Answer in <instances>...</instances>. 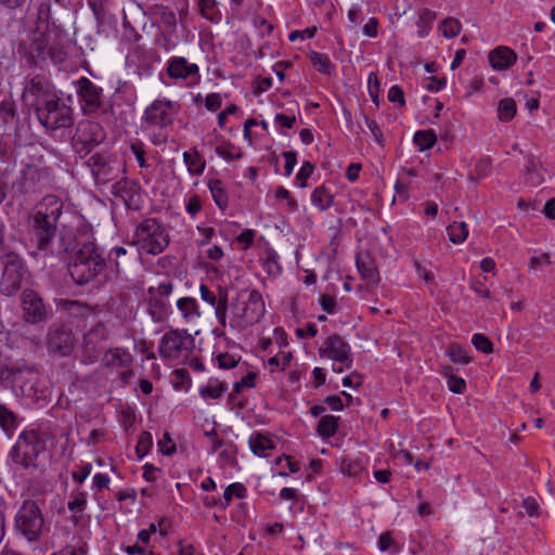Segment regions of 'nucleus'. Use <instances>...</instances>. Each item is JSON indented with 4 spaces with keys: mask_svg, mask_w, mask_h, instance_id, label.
<instances>
[{
    "mask_svg": "<svg viewBox=\"0 0 555 555\" xmlns=\"http://www.w3.org/2000/svg\"><path fill=\"white\" fill-rule=\"evenodd\" d=\"M62 212L63 202L55 195H47L36 205L28 225L30 240L38 250L51 249Z\"/></svg>",
    "mask_w": 555,
    "mask_h": 555,
    "instance_id": "obj_1",
    "label": "nucleus"
},
{
    "mask_svg": "<svg viewBox=\"0 0 555 555\" xmlns=\"http://www.w3.org/2000/svg\"><path fill=\"white\" fill-rule=\"evenodd\" d=\"M230 310L229 326L232 330H244L259 322L266 307L262 295L257 289L244 288L228 302Z\"/></svg>",
    "mask_w": 555,
    "mask_h": 555,
    "instance_id": "obj_2",
    "label": "nucleus"
},
{
    "mask_svg": "<svg viewBox=\"0 0 555 555\" xmlns=\"http://www.w3.org/2000/svg\"><path fill=\"white\" fill-rule=\"evenodd\" d=\"M105 270L102 250L91 242L82 244L68 264V273L78 285L99 281Z\"/></svg>",
    "mask_w": 555,
    "mask_h": 555,
    "instance_id": "obj_3",
    "label": "nucleus"
},
{
    "mask_svg": "<svg viewBox=\"0 0 555 555\" xmlns=\"http://www.w3.org/2000/svg\"><path fill=\"white\" fill-rule=\"evenodd\" d=\"M15 530L28 542H38L49 531L39 505L33 500H25L15 515Z\"/></svg>",
    "mask_w": 555,
    "mask_h": 555,
    "instance_id": "obj_4",
    "label": "nucleus"
},
{
    "mask_svg": "<svg viewBox=\"0 0 555 555\" xmlns=\"http://www.w3.org/2000/svg\"><path fill=\"white\" fill-rule=\"evenodd\" d=\"M44 449L46 442L37 430H23L10 451V457L23 469L36 468L37 459Z\"/></svg>",
    "mask_w": 555,
    "mask_h": 555,
    "instance_id": "obj_5",
    "label": "nucleus"
},
{
    "mask_svg": "<svg viewBox=\"0 0 555 555\" xmlns=\"http://www.w3.org/2000/svg\"><path fill=\"white\" fill-rule=\"evenodd\" d=\"M132 243L141 251L158 255L168 246L169 235L163 224L154 218H149L135 228Z\"/></svg>",
    "mask_w": 555,
    "mask_h": 555,
    "instance_id": "obj_6",
    "label": "nucleus"
},
{
    "mask_svg": "<svg viewBox=\"0 0 555 555\" xmlns=\"http://www.w3.org/2000/svg\"><path fill=\"white\" fill-rule=\"evenodd\" d=\"M36 115L40 124L49 131L73 126L72 108L55 96L44 99L43 104H37Z\"/></svg>",
    "mask_w": 555,
    "mask_h": 555,
    "instance_id": "obj_7",
    "label": "nucleus"
},
{
    "mask_svg": "<svg viewBox=\"0 0 555 555\" xmlns=\"http://www.w3.org/2000/svg\"><path fill=\"white\" fill-rule=\"evenodd\" d=\"M1 262L3 272L0 279V292L10 297L21 289L23 281L28 275V270L22 257L14 251L2 254Z\"/></svg>",
    "mask_w": 555,
    "mask_h": 555,
    "instance_id": "obj_8",
    "label": "nucleus"
},
{
    "mask_svg": "<svg viewBox=\"0 0 555 555\" xmlns=\"http://www.w3.org/2000/svg\"><path fill=\"white\" fill-rule=\"evenodd\" d=\"M194 348V338L185 330H171L160 339L158 351L163 359L180 361L189 357Z\"/></svg>",
    "mask_w": 555,
    "mask_h": 555,
    "instance_id": "obj_9",
    "label": "nucleus"
},
{
    "mask_svg": "<svg viewBox=\"0 0 555 555\" xmlns=\"http://www.w3.org/2000/svg\"><path fill=\"white\" fill-rule=\"evenodd\" d=\"M180 111V104L167 99H157L153 101L143 112L142 127L166 128L172 125Z\"/></svg>",
    "mask_w": 555,
    "mask_h": 555,
    "instance_id": "obj_10",
    "label": "nucleus"
},
{
    "mask_svg": "<svg viewBox=\"0 0 555 555\" xmlns=\"http://www.w3.org/2000/svg\"><path fill=\"white\" fill-rule=\"evenodd\" d=\"M104 137L103 128L98 122L80 121L75 128L72 145L75 152L83 157L99 145Z\"/></svg>",
    "mask_w": 555,
    "mask_h": 555,
    "instance_id": "obj_11",
    "label": "nucleus"
},
{
    "mask_svg": "<svg viewBox=\"0 0 555 555\" xmlns=\"http://www.w3.org/2000/svg\"><path fill=\"white\" fill-rule=\"evenodd\" d=\"M107 336V328L102 322H98L88 330L82 340L81 362L83 364L89 365L96 362Z\"/></svg>",
    "mask_w": 555,
    "mask_h": 555,
    "instance_id": "obj_12",
    "label": "nucleus"
},
{
    "mask_svg": "<svg viewBox=\"0 0 555 555\" xmlns=\"http://www.w3.org/2000/svg\"><path fill=\"white\" fill-rule=\"evenodd\" d=\"M75 89L85 114H93L102 107L103 89L89 78H79L75 82Z\"/></svg>",
    "mask_w": 555,
    "mask_h": 555,
    "instance_id": "obj_13",
    "label": "nucleus"
},
{
    "mask_svg": "<svg viewBox=\"0 0 555 555\" xmlns=\"http://www.w3.org/2000/svg\"><path fill=\"white\" fill-rule=\"evenodd\" d=\"M23 319L29 324L46 323L51 312L47 309L41 297L33 289H25L21 298Z\"/></svg>",
    "mask_w": 555,
    "mask_h": 555,
    "instance_id": "obj_14",
    "label": "nucleus"
},
{
    "mask_svg": "<svg viewBox=\"0 0 555 555\" xmlns=\"http://www.w3.org/2000/svg\"><path fill=\"white\" fill-rule=\"evenodd\" d=\"M168 76L176 81H185L189 86L199 82V67L183 56H171L166 64Z\"/></svg>",
    "mask_w": 555,
    "mask_h": 555,
    "instance_id": "obj_15",
    "label": "nucleus"
},
{
    "mask_svg": "<svg viewBox=\"0 0 555 555\" xmlns=\"http://www.w3.org/2000/svg\"><path fill=\"white\" fill-rule=\"evenodd\" d=\"M321 358H327L344 364L347 369L352 365L351 347L338 335L328 336L319 348Z\"/></svg>",
    "mask_w": 555,
    "mask_h": 555,
    "instance_id": "obj_16",
    "label": "nucleus"
},
{
    "mask_svg": "<svg viewBox=\"0 0 555 555\" xmlns=\"http://www.w3.org/2000/svg\"><path fill=\"white\" fill-rule=\"evenodd\" d=\"M48 348L51 352L68 356L74 346L72 331L63 324H52L48 332Z\"/></svg>",
    "mask_w": 555,
    "mask_h": 555,
    "instance_id": "obj_17",
    "label": "nucleus"
},
{
    "mask_svg": "<svg viewBox=\"0 0 555 555\" xmlns=\"http://www.w3.org/2000/svg\"><path fill=\"white\" fill-rule=\"evenodd\" d=\"M33 374V369L26 365L0 364V385L4 388H20L24 391V386Z\"/></svg>",
    "mask_w": 555,
    "mask_h": 555,
    "instance_id": "obj_18",
    "label": "nucleus"
},
{
    "mask_svg": "<svg viewBox=\"0 0 555 555\" xmlns=\"http://www.w3.org/2000/svg\"><path fill=\"white\" fill-rule=\"evenodd\" d=\"M201 298L215 308V315L222 327L228 325V292L219 287L218 294H215L206 284L199 286Z\"/></svg>",
    "mask_w": 555,
    "mask_h": 555,
    "instance_id": "obj_19",
    "label": "nucleus"
},
{
    "mask_svg": "<svg viewBox=\"0 0 555 555\" xmlns=\"http://www.w3.org/2000/svg\"><path fill=\"white\" fill-rule=\"evenodd\" d=\"M88 163L95 182L99 184H105L116 179L122 170L116 162L106 159L101 155L91 156Z\"/></svg>",
    "mask_w": 555,
    "mask_h": 555,
    "instance_id": "obj_20",
    "label": "nucleus"
},
{
    "mask_svg": "<svg viewBox=\"0 0 555 555\" xmlns=\"http://www.w3.org/2000/svg\"><path fill=\"white\" fill-rule=\"evenodd\" d=\"M139 184L127 178H122L112 185V194L119 197L128 208H139Z\"/></svg>",
    "mask_w": 555,
    "mask_h": 555,
    "instance_id": "obj_21",
    "label": "nucleus"
},
{
    "mask_svg": "<svg viewBox=\"0 0 555 555\" xmlns=\"http://www.w3.org/2000/svg\"><path fill=\"white\" fill-rule=\"evenodd\" d=\"M49 86L46 80L39 76L31 78L24 88L23 98L37 107V104H43L44 99H51Z\"/></svg>",
    "mask_w": 555,
    "mask_h": 555,
    "instance_id": "obj_22",
    "label": "nucleus"
},
{
    "mask_svg": "<svg viewBox=\"0 0 555 555\" xmlns=\"http://www.w3.org/2000/svg\"><path fill=\"white\" fill-rule=\"evenodd\" d=\"M132 356L122 348H112L105 351L102 358V365L109 372H119V370L131 366Z\"/></svg>",
    "mask_w": 555,
    "mask_h": 555,
    "instance_id": "obj_23",
    "label": "nucleus"
},
{
    "mask_svg": "<svg viewBox=\"0 0 555 555\" xmlns=\"http://www.w3.org/2000/svg\"><path fill=\"white\" fill-rule=\"evenodd\" d=\"M176 307L182 321L186 324H195L201 319V310L197 300L193 297H181L177 300Z\"/></svg>",
    "mask_w": 555,
    "mask_h": 555,
    "instance_id": "obj_24",
    "label": "nucleus"
},
{
    "mask_svg": "<svg viewBox=\"0 0 555 555\" xmlns=\"http://www.w3.org/2000/svg\"><path fill=\"white\" fill-rule=\"evenodd\" d=\"M516 60V53L504 46L498 47L489 53V62L496 70H505L509 68Z\"/></svg>",
    "mask_w": 555,
    "mask_h": 555,
    "instance_id": "obj_25",
    "label": "nucleus"
},
{
    "mask_svg": "<svg viewBox=\"0 0 555 555\" xmlns=\"http://www.w3.org/2000/svg\"><path fill=\"white\" fill-rule=\"evenodd\" d=\"M147 307L153 320L157 322L164 321L172 313L169 299L156 295H150Z\"/></svg>",
    "mask_w": 555,
    "mask_h": 555,
    "instance_id": "obj_26",
    "label": "nucleus"
},
{
    "mask_svg": "<svg viewBox=\"0 0 555 555\" xmlns=\"http://www.w3.org/2000/svg\"><path fill=\"white\" fill-rule=\"evenodd\" d=\"M208 188L215 204L220 210L224 211L229 204V197L224 184L220 180L214 179L208 182Z\"/></svg>",
    "mask_w": 555,
    "mask_h": 555,
    "instance_id": "obj_27",
    "label": "nucleus"
},
{
    "mask_svg": "<svg viewBox=\"0 0 555 555\" xmlns=\"http://www.w3.org/2000/svg\"><path fill=\"white\" fill-rule=\"evenodd\" d=\"M333 194L324 185L315 188L311 194L312 205L321 211L327 210L333 205Z\"/></svg>",
    "mask_w": 555,
    "mask_h": 555,
    "instance_id": "obj_28",
    "label": "nucleus"
},
{
    "mask_svg": "<svg viewBox=\"0 0 555 555\" xmlns=\"http://www.w3.org/2000/svg\"><path fill=\"white\" fill-rule=\"evenodd\" d=\"M249 447L255 455L266 456V452L272 450L274 443L269 437L257 433L250 436Z\"/></svg>",
    "mask_w": 555,
    "mask_h": 555,
    "instance_id": "obj_29",
    "label": "nucleus"
},
{
    "mask_svg": "<svg viewBox=\"0 0 555 555\" xmlns=\"http://www.w3.org/2000/svg\"><path fill=\"white\" fill-rule=\"evenodd\" d=\"M183 162L192 176H201L205 169L206 163L199 153L195 150L183 153Z\"/></svg>",
    "mask_w": 555,
    "mask_h": 555,
    "instance_id": "obj_30",
    "label": "nucleus"
},
{
    "mask_svg": "<svg viewBox=\"0 0 555 555\" xmlns=\"http://www.w3.org/2000/svg\"><path fill=\"white\" fill-rule=\"evenodd\" d=\"M201 15L211 23H219L221 21V13L218 9L216 0H197Z\"/></svg>",
    "mask_w": 555,
    "mask_h": 555,
    "instance_id": "obj_31",
    "label": "nucleus"
},
{
    "mask_svg": "<svg viewBox=\"0 0 555 555\" xmlns=\"http://www.w3.org/2000/svg\"><path fill=\"white\" fill-rule=\"evenodd\" d=\"M18 422L16 415L7 408V405L0 403V427L11 436L17 428Z\"/></svg>",
    "mask_w": 555,
    "mask_h": 555,
    "instance_id": "obj_32",
    "label": "nucleus"
},
{
    "mask_svg": "<svg viewBox=\"0 0 555 555\" xmlns=\"http://www.w3.org/2000/svg\"><path fill=\"white\" fill-rule=\"evenodd\" d=\"M339 417L333 415H324L318 423V434L323 438L333 437L338 428Z\"/></svg>",
    "mask_w": 555,
    "mask_h": 555,
    "instance_id": "obj_33",
    "label": "nucleus"
},
{
    "mask_svg": "<svg viewBox=\"0 0 555 555\" xmlns=\"http://www.w3.org/2000/svg\"><path fill=\"white\" fill-rule=\"evenodd\" d=\"M447 233H448L449 240L453 244H461L468 236L467 224L463 221L462 222L454 221L447 227Z\"/></svg>",
    "mask_w": 555,
    "mask_h": 555,
    "instance_id": "obj_34",
    "label": "nucleus"
},
{
    "mask_svg": "<svg viewBox=\"0 0 555 555\" xmlns=\"http://www.w3.org/2000/svg\"><path fill=\"white\" fill-rule=\"evenodd\" d=\"M340 469L350 477H357L364 469V462L360 457L346 456L341 461Z\"/></svg>",
    "mask_w": 555,
    "mask_h": 555,
    "instance_id": "obj_35",
    "label": "nucleus"
},
{
    "mask_svg": "<svg viewBox=\"0 0 555 555\" xmlns=\"http://www.w3.org/2000/svg\"><path fill=\"white\" fill-rule=\"evenodd\" d=\"M310 62L312 66L319 72L324 75H331L333 72V64L330 61V57L326 54L319 53V52H311L310 53Z\"/></svg>",
    "mask_w": 555,
    "mask_h": 555,
    "instance_id": "obj_36",
    "label": "nucleus"
},
{
    "mask_svg": "<svg viewBox=\"0 0 555 555\" xmlns=\"http://www.w3.org/2000/svg\"><path fill=\"white\" fill-rule=\"evenodd\" d=\"M245 495H246V488L240 482H234L225 488L222 499H220V506L225 508L229 506L233 496L243 499V498H245Z\"/></svg>",
    "mask_w": 555,
    "mask_h": 555,
    "instance_id": "obj_37",
    "label": "nucleus"
},
{
    "mask_svg": "<svg viewBox=\"0 0 555 555\" xmlns=\"http://www.w3.org/2000/svg\"><path fill=\"white\" fill-rule=\"evenodd\" d=\"M228 386L224 383L210 382L199 389L203 399H219L227 391Z\"/></svg>",
    "mask_w": 555,
    "mask_h": 555,
    "instance_id": "obj_38",
    "label": "nucleus"
},
{
    "mask_svg": "<svg viewBox=\"0 0 555 555\" xmlns=\"http://www.w3.org/2000/svg\"><path fill=\"white\" fill-rule=\"evenodd\" d=\"M413 141L420 151H425L434 146L437 135L433 130H420L415 132Z\"/></svg>",
    "mask_w": 555,
    "mask_h": 555,
    "instance_id": "obj_39",
    "label": "nucleus"
},
{
    "mask_svg": "<svg viewBox=\"0 0 555 555\" xmlns=\"http://www.w3.org/2000/svg\"><path fill=\"white\" fill-rule=\"evenodd\" d=\"M358 271L360 272L362 279L367 283H377L379 281V275L376 267L372 262H365L363 260H357Z\"/></svg>",
    "mask_w": 555,
    "mask_h": 555,
    "instance_id": "obj_40",
    "label": "nucleus"
},
{
    "mask_svg": "<svg viewBox=\"0 0 555 555\" xmlns=\"http://www.w3.org/2000/svg\"><path fill=\"white\" fill-rule=\"evenodd\" d=\"M443 375L447 377V384L450 391L454 393H463L466 389V383L462 377L452 373L451 367L443 369Z\"/></svg>",
    "mask_w": 555,
    "mask_h": 555,
    "instance_id": "obj_41",
    "label": "nucleus"
},
{
    "mask_svg": "<svg viewBox=\"0 0 555 555\" xmlns=\"http://www.w3.org/2000/svg\"><path fill=\"white\" fill-rule=\"evenodd\" d=\"M516 114V102L506 98L499 102L498 116L502 121H509Z\"/></svg>",
    "mask_w": 555,
    "mask_h": 555,
    "instance_id": "obj_42",
    "label": "nucleus"
},
{
    "mask_svg": "<svg viewBox=\"0 0 555 555\" xmlns=\"http://www.w3.org/2000/svg\"><path fill=\"white\" fill-rule=\"evenodd\" d=\"M87 505V494L85 492H72L67 507L70 512L80 514L85 511Z\"/></svg>",
    "mask_w": 555,
    "mask_h": 555,
    "instance_id": "obj_43",
    "label": "nucleus"
},
{
    "mask_svg": "<svg viewBox=\"0 0 555 555\" xmlns=\"http://www.w3.org/2000/svg\"><path fill=\"white\" fill-rule=\"evenodd\" d=\"M127 249L122 246L114 247L109 251V258L114 262L115 270L119 273L128 264L126 260Z\"/></svg>",
    "mask_w": 555,
    "mask_h": 555,
    "instance_id": "obj_44",
    "label": "nucleus"
},
{
    "mask_svg": "<svg viewBox=\"0 0 555 555\" xmlns=\"http://www.w3.org/2000/svg\"><path fill=\"white\" fill-rule=\"evenodd\" d=\"M447 354L454 363L467 364L470 360L467 352L457 344H451L447 349Z\"/></svg>",
    "mask_w": 555,
    "mask_h": 555,
    "instance_id": "obj_45",
    "label": "nucleus"
},
{
    "mask_svg": "<svg viewBox=\"0 0 555 555\" xmlns=\"http://www.w3.org/2000/svg\"><path fill=\"white\" fill-rule=\"evenodd\" d=\"M539 164L530 157L526 165L528 181L532 185H539L544 181L543 176L538 170Z\"/></svg>",
    "mask_w": 555,
    "mask_h": 555,
    "instance_id": "obj_46",
    "label": "nucleus"
},
{
    "mask_svg": "<svg viewBox=\"0 0 555 555\" xmlns=\"http://www.w3.org/2000/svg\"><path fill=\"white\" fill-rule=\"evenodd\" d=\"M153 446V437L150 433L143 431L138 439L135 451L139 457L146 455Z\"/></svg>",
    "mask_w": 555,
    "mask_h": 555,
    "instance_id": "obj_47",
    "label": "nucleus"
},
{
    "mask_svg": "<svg viewBox=\"0 0 555 555\" xmlns=\"http://www.w3.org/2000/svg\"><path fill=\"white\" fill-rule=\"evenodd\" d=\"M159 18L160 23L167 30H175L177 26V17L172 10L167 7H162L159 9Z\"/></svg>",
    "mask_w": 555,
    "mask_h": 555,
    "instance_id": "obj_48",
    "label": "nucleus"
},
{
    "mask_svg": "<svg viewBox=\"0 0 555 555\" xmlns=\"http://www.w3.org/2000/svg\"><path fill=\"white\" fill-rule=\"evenodd\" d=\"M440 30L442 31L443 36L448 38H453L456 35H459L461 30V24L455 18H446L439 26Z\"/></svg>",
    "mask_w": 555,
    "mask_h": 555,
    "instance_id": "obj_49",
    "label": "nucleus"
},
{
    "mask_svg": "<svg viewBox=\"0 0 555 555\" xmlns=\"http://www.w3.org/2000/svg\"><path fill=\"white\" fill-rule=\"evenodd\" d=\"M472 343L477 350L483 353H490L493 350V344L483 334H474L472 337Z\"/></svg>",
    "mask_w": 555,
    "mask_h": 555,
    "instance_id": "obj_50",
    "label": "nucleus"
},
{
    "mask_svg": "<svg viewBox=\"0 0 555 555\" xmlns=\"http://www.w3.org/2000/svg\"><path fill=\"white\" fill-rule=\"evenodd\" d=\"M379 88H380V82H379L377 75L375 73H370V75L367 77V91H369V94H370L372 101L377 106L379 104V99H378Z\"/></svg>",
    "mask_w": 555,
    "mask_h": 555,
    "instance_id": "obj_51",
    "label": "nucleus"
},
{
    "mask_svg": "<svg viewBox=\"0 0 555 555\" xmlns=\"http://www.w3.org/2000/svg\"><path fill=\"white\" fill-rule=\"evenodd\" d=\"M130 150L133 153V155L135 156V159L140 166V168H147L149 164L144 157L145 150H144L143 142H141L140 140L132 142L130 144Z\"/></svg>",
    "mask_w": 555,
    "mask_h": 555,
    "instance_id": "obj_52",
    "label": "nucleus"
},
{
    "mask_svg": "<svg viewBox=\"0 0 555 555\" xmlns=\"http://www.w3.org/2000/svg\"><path fill=\"white\" fill-rule=\"evenodd\" d=\"M173 284L171 282L160 283L156 288L150 287L149 295H156L158 297L169 299V296L172 294Z\"/></svg>",
    "mask_w": 555,
    "mask_h": 555,
    "instance_id": "obj_53",
    "label": "nucleus"
},
{
    "mask_svg": "<svg viewBox=\"0 0 555 555\" xmlns=\"http://www.w3.org/2000/svg\"><path fill=\"white\" fill-rule=\"evenodd\" d=\"M387 98L389 102L398 104L400 107L405 105L404 92L399 86H392L388 90Z\"/></svg>",
    "mask_w": 555,
    "mask_h": 555,
    "instance_id": "obj_54",
    "label": "nucleus"
},
{
    "mask_svg": "<svg viewBox=\"0 0 555 555\" xmlns=\"http://www.w3.org/2000/svg\"><path fill=\"white\" fill-rule=\"evenodd\" d=\"M314 166L310 162H304L299 171L296 175V179L300 181V186L306 188V180L313 173Z\"/></svg>",
    "mask_w": 555,
    "mask_h": 555,
    "instance_id": "obj_55",
    "label": "nucleus"
},
{
    "mask_svg": "<svg viewBox=\"0 0 555 555\" xmlns=\"http://www.w3.org/2000/svg\"><path fill=\"white\" fill-rule=\"evenodd\" d=\"M364 121H365L366 128L372 133V137L374 138L376 143L382 145L384 142V138H383V132H382L379 126L377 125V122L369 117H365Z\"/></svg>",
    "mask_w": 555,
    "mask_h": 555,
    "instance_id": "obj_56",
    "label": "nucleus"
},
{
    "mask_svg": "<svg viewBox=\"0 0 555 555\" xmlns=\"http://www.w3.org/2000/svg\"><path fill=\"white\" fill-rule=\"evenodd\" d=\"M202 209V201L197 194H193L189 197L185 204V210L189 215L194 217Z\"/></svg>",
    "mask_w": 555,
    "mask_h": 555,
    "instance_id": "obj_57",
    "label": "nucleus"
},
{
    "mask_svg": "<svg viewBox=\"0 0 555 555\" xmlns=\"http://www.w3.org/2000/svg\"><path fill=\"white\" fill-rule=\"evenodd\" d=\"M222 98L219 93H209L205 98V107L210 112H216L221 107Z\"/></svg>",
    "mask_w": 555,
    "mask_h": 555,
    "instance_id": "obj_58",
    "label": "nucleus"
},
{
    "mask_svg": "<svg viewBox=\"0 0 555 555\" xmlns=\"http://www.w3.org/2000/svg\"><path fill=\"white\" fill-rule=\"evenodd\" d=\"M552 263L551 255L548 253H543L539 256H532L529 260V269L537 270L543 264Z\"/></svg>",
    "mask_w": 555,
    "mask_h": 555,
    "instance_id": "obj_59",
    "label": "nucleus"
},
{
    "mask_svg": "<svg viewBox=\"0 0 555 555\" xmlns=\"http://www.w3.org/2000/svg\"><path fill=\"white\" fill-rule=\"evenodd\" d=\"M283 156L285 158V176L289 177L297 164V153L294 151H287L283 153Z\"/></svg>",
    "mask_w": 555,
    "mask_h": 555,
    "instance_id": "obj_60",
    "label": "nucleus"
},
{
    "mask_svg": "<svg viewBox=\"0 0 555 555\" xmlns=\"http://www.w3.org/2000/svg\"><path fill=\"white\" fill-rule=\"evenodd\" d=\"M217 362L220 369L228 370L237 365V360L229 353H220L217 356Z\"/></svg>",
    "mask_w": 555,
    "mask_h": 555,
    "instance_id": "obj_61",
    "label": "nucleus"
},
{
    "mask_svg": "<svg viewBox=\"0 0 555 555\" xmlns=\"http://www.w3.org/2000/svg\"><path fill=\"white\" fill-rule=\"evenodd\" d=\"M50 17V2L42 1L40 2L38 9H37V21L38 24L48 23Z\"/></svg>",
    "mask_w": 555,
    "mask_h": 555,
    "instance_id": "obj_62",
    "label": "nucleus"
},
{
    "mask_svg": "<svg viewBox=\"0 0 555 555\" xmlns=\"http://www.w3.org/2000/svg\"><path fill=\"white\" fill-rule=\"evenodd\" d=\"M256 373L250 372L242 377L240 382L235 383V390L240 392L243 388H251L255 386Z\"/></svg>",
    "mask_w": 555,
    "mask_h": 555,
    "instance_id": "obj_63",
    "label": "nucleus"
},
{
    "mask_svg": "<svg viewBox=\"0 0 555 555\" xmlns=\"http://www.w3.org/2000/svg\"><path fill=\"white\" fill-rule=\"evenodd\" d=\"M205 255L209 260L218 262L224 257V251L220 246L212 245L205 250Z\"/></svg>",
    "mask_w": 555,
    "mask_h": 555,
    "instance_id": "obj_64",
    "label": "nucleus"
}]
</instances>
